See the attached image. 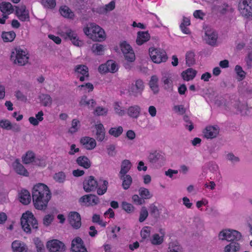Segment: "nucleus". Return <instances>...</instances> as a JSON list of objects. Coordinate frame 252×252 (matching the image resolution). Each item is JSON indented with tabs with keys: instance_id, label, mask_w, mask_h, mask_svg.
Here are the masks:
<instances>
[{
	"instance_id": "10",
	"label": "nucleus",
	"mask_w": 252,
	"mask_h": 252,
	"mask_svg": "<svg viewBox=\"0 0 252 252\" xmlns=\"http://www.w3.org/2000/svg\"><path fill=\"white\" fill-rule=\"evenodd\" d=\"M239 8L243 16L252 17V0H242L239 3Z\"/></svg>"
},
{
	"instance_id": "54",
	"label": "nucleus",
	"mask_w": 252,
	"mask_h": 252,
	"mask_svg": "<svg viewBox=\"0 0 252 252\" xmlns=\"http://www.w3.org/2000/svg\"><path fill=\"white\" fill-rule=\"evenodd\" d=\"M34 242L36 248L37 252H44V245L39 238H35Z\"/></svg>"
},
{
	"instance_id": "41",
	"label": "nucleus",
	"mask_w": 252,
	"mask_h": 252,
	"mask_svg": "<svg viewBox=\"0 0 252 252\" xmlns=\"http://www.w3.org/2000/svg\"><path fill=\"white\" fill-rule=\"evenodd\" d=\"M195 53L192 51H189L186 54V62L187 66L190 67L195 63Z\"/></svg>"
},
{
	"instance_id": "44",
	"label": "nucleus",
	"mask_w": 252,
	"mask_h": 252,
	"mask_svg": "<svg viewBox=\"0 0 252 252\" xmlns=\"http://www.w3.org/2000/svg\"><path fill=\"white\" fill-rule=\"evenodd\" d=\"M101 182L103 183L102 186H98V187L97 189V193L99 195H103L106 192L108 186L107 181L100 179L99 182L100 183Z\"/></svg>"
},
{
	"instance_id": "11",
	"label": "nucleus",
	"mask_w": 252,
	"mask_h": 252,
	"mask_svg": "<svg viewBox=\"0 0 252 252\" xmlns=\"http://www.w3.org/2000/svg\"><path fill=\"white\" fill-rule=\"evenodd\" d=\"M46 246L51 252H63L65 250L64 244L57 239L49 241L47 243Z\"/></svg>"
},
{
	"instance_id": "37",
	"label": "nucleus",
	"mask_w": 252,
	"mask_h": 252,
	"mask_svg": "<svg viewBox=\"0 0 252 252\" xmlns=\"http://www.w3.org/2000/svg\"><path fill=\"white\" fill-rule=\"evenodd\" d=\"M132 166L131 163L128 159H125L122 161L121 170L119 175H126Z\"/></svg>"
},
{
	"instance_id": "13",
	"label": "nucleus",
	"mask_w": 252,
	"mask_h": 252,
	"mask_svg": "<svg viewBox=\"0 0 252 252\" xmlns=\"http://www.w3.org/2000/svg\"><path fill=\"white\" fill-rule=\"evenodd\" d=\"M98 186V183L93 176L85 179L83 182V188L87 192L95 190Z\"/></svg>"
},
{
	"instance_id": "15",
	"label": "nucleus",
	"mask_w": 252,
	"mask_h": 252,
	"mask_svg": "<svg viewBox=\"0 0 252 252\" xmlns=\"http://www.w3.org/2000/svg\"><path fill=\"white\" fill-rule=\"evenodd\" d=\"M80 203L87 204V206L97 205L99 202V198L94 194H87L82 196L79 200Z\"/></svg>"
},
{
	"instance_id": "25",
	"label": "nucleus",
	"mask_w": 252,
	"mask_h": 252,
	"mask_svg": "<svg viewBox=\"0 0 252 252\" xmlns=\"http://www.w3.org/2000/svg\"><path fill=\"white\" fill-rule=\"evenodd\" d=\"M86 248L84 243L82 239L79 237H77L72 240L71 245V250L72 252H77L79 249Z\"/></svg>"
},
{
	"instance_id": "43",
	"label": "nucleus",
	"mask_w": 252,
	"mask_h": 252,
	"mask_svg": "<svg viewBox=\"0 0 252 252\" xmlns=\"http://www.w3.org/2000/svg\"><path fill=\"white\" fill-rule=\"evenodd\" d=\"M35 159V155L32 151H28L23 156L22 161L25 164L33 162Z\"/></svg>"
},
{
	"instance_id": "60",
	"label": "nucleus",
	"mask_w": 252,
	"mask_h": 252,
	"mask_svg": "<svg viewBox=\"0 0 252 252\" xmlns=\"http://www.w3.org/2000/svg\"><path fill=\"white\" fill-rule=\"evenodd\" d=\"M235 70L238 76L240 78V80L244 79L246 76L245 72L243 70L242 67L239 65L235 66Z\"/></svg>"
},
{
	"instance_id": "52",
	"label": "nucleus",
	"mask_w": 252,
	"mask_h": 252,
	"mask_svg": "<svg viewBox=\"0 0 252 252\" xmlns=\"http://www.w3.org/2000/svg\"><path fill=\"white\" fill-rule=\"evenodd\" d=\"M183 120L185 122V126L188 129L189 131H191L193 129L194 126L189 118L187 115H185L183 117Z\"/></svg>"
},
{
	"instance_id": "59",
	"label": "nucleus",
	"mask_w": 252,
	"mask_h": 252,
	"mask_svg": "<svg viewBox=\"0 0 252 252\" xmlns=\"http://www.w3.org/2000/svg\"><path fill=\"white\" fill-rule=\"evenodd\" d=\"M163 241L162 237L159 236L158 234H155L153 236V239L151 240V243L154 245H160Z\"/></svg>"
},
{
	"instance_id": "39",
	"label": "nucleus",
	"mask_w": 252,
	"mask_h": 252,
	"mask_svg": "<svg viewBox=\"0 0 252 252\" xmlns=\"http://www.w3.org/2000/svg\"><path fill=\"white\" fill-rule=\"evenodd\" d=\"M217 94L212 89H206L204 91L203 97L209 102H213L214 99L216 98Z\"/></svg>"
},
{
	"instance_id": "45",
	"label": "nucleus",
	"mask_w": 252,
	"mask_h": 252,
	"mask_svg": "<svg viewBox=\"0 0 252 252\" xmlns=\"http://www.w3.org/2000/svg\"><path fill=\"white\" fill-rule=\"evenodd\" d=\"M168 252H183L182 247L177 242L169 243Z\"/></svg>"
},
{
	"instance_id": "27",
	"label": "nucleus",
	"mask_w": 252,
	"mask_h": 252,
	"mask_svg": "<svg viewBox=\"0 0 252 252\" xmlns=\"http://www.w3.org/2000/svg\"><path fill=\"white\" fill-rule=\"evenodd\" d=\"M141 108L137 105L130 106L127 111V115L131 118L137 119L140 115Z\"/></svg>"
},
{
	"instance_id": "17",
	"label": "nucleus",
	"mask_w": 252,
	"mask_h": 252,
	"mask_svg": "<svg viewBox=\"0 0 252 252\" xmlns=\"http://www.w3.org/2000/svg\"><path fill=\"white\" fill-rule=\"evenodd\" d=\"M16 8L15 14L19 19L22 21H28L30 20L28 11L26 10L25 5H22L20 7L15 6Z\"/></svg>"
},
{
	"instance_id": "36",
	"label": "nucleus",
	"mask_w": 252,
	"mask_h": 252,
	"mask_svg": "<svg viewBox=\"0 0 252 252\" xmlns=\"http://www.w3.org/2000/svg\"><path fill=\"white\" fill-rule=\"evenodd\" d=\"M158 78L156 75L152 76L149 85L154 94H157L159 92L158 86Z\"/></svg>"
},
{
	"instance_id": "55",
	"label": "nucleus",
	"mask_w": 252,
	"mask_h": 252,
	"mask_svg": "<svg viewBox=\"0 0 252 252\" xmlns=\"http://www.w3.org/2000/svg\"><path fill=\"white\" fill-rule=\"evenodd\" d=\"M80 123L79 120L76 119H74L72 121L71 127L69 129V132L71 133H74L78 131L79 126H78V125Z\"/></svg>"
},
{
	"instance_id": "19",
	"label": "nucleus",
	"mask_w": 252,
	"mask_h": 252,
	"mask_svg": "<svg viewBox=\"0 0 252 252\" xmlns=\"http://www.w3.org/2000/svg\"><path fill=\"white\" fill-rule=\"evenodd\" d=\"M207 167L210 172V173H207L210 179H214L215 177H220V173L219 170V167L216 163L209 162L207 164Z\"/></svg>"
},
{
	"instance_id": "21",
	"label": "nucleus",
	"mask_w": 252,
	"mask_h": 252,
	"mask_svg": "<svg viewBox=\"0 0 252 252\" xmlns=\"http://www.w3.org/2000/svg\"><path fill=\"white\" fill-rule=\"evenodd\" d=\"M161 81L164 84V89L166 90L172 89L173 81L172 79V75L168 72L162 73V77Z\"/></svg>"
},
{
	"instance_id": "8",
	"label": "nucleus",
	"mask_w": 252,
	"mask_h": 252,
	"mask_svg": "<svg viewBox=\"0 0 252 252\" xmlns=\"http://www.w3.org/2000/svg\"><path fill=\"white\" fill-rule=\"evenodd\" d=\"M92 26L91 39L94 41H101L105 38V32L99 26L94 23L90 24Z\"/></svg>"
},
{
	"instance_id": "58",
	"label": "nucleus",
	"mask_w": 252,
	"mask_h": 252,
	"mask_svg": "<svg viewBox=\"0 0 252 252\" xmlns=\"http://www.w3.org/2000/svg\"><path fill=\"white\" fill-rule=\"evenodd\" d=\"M42 5L47 8H53L56 6L55 0H41Z\"/></svg>"
},
{
	"instance_id": "34",
	"label": "nucleus",
	"mask_w": 252,
	"mask_h": 252,
	"mask_svg": "<svg viewBox=\"0 0 252 252\" xmlns=\"http://www.w3.org/2000/svg\"><path fill=\"white\" fill-rule=\"evenodd\" d=\"M61 14L64 18L72 19L74 17L73 12L67 6H62L60 8Z\"/></svg>"
},
{
	"instance_id": "4",
	"label": "nucleus",
	"mask_w": 252,
	"mask_h": 252,
	"mask_svg": "<svg viewBox=\"0 0 252 252\" xmlns=\"http://www.w3.org/2000/svg\"><path fill=\"white\" fill-rule=\"evenodd\" d=\"M148 160L153 166L158 168L164 165L166 158L164 153L160 151H155L149 154Z\"/></svg>"
},
{
	"instance_id": "23",
	"label": "nucleus",
	"mask_w": 252,
	"mask_h": 252,
	"mask_svg": "<svg viewBox=\"0 0 252 252\" xmlns=\"http://www.w3.org/2000/svg\"><path fill=\"white\" fill-rule=\"evenodd\" d=\"M197 71L192 68H189L181 73V77L184 81H189L193 80L196 76Z\"/></svg>"
},
{
	"instance_id": "35",
	"label": "nucleus",
	"mask_w": 252,
	"mask_h": 252,
	"mask_svg": "<svg viewBox=\"0 0 252 252\" xmlns=\"http://www.w3.org/2000/svg\"><path fill=\"white\" fill-rule=\"evenodd\" d=\"M75 73L77 74H81L82 75H85L88 79L89 77V69L88 67L83 64H79L75 66L74 68Z\"/></svg>"
},
{
	"instance_id": "63",
	"label": "nucleus",
	"mask_w": 252,
	"mask_h": 252,
	"mask_svg": "<svg viewBox=\"0 0 252 252\" xmlns=\"http://www.w3.org/2000/svg\"><path fill=\"white\" fill-rule=\"evenodd\" d=\"M114 107L116 113H117L119 116H122L125 114V111L124 109H121L119 102H115Z\"/></svg>"
},
{
	"instance_id": "16",
	"label": "nucleus",
	"mask_w": 252,
	"mask_h": 252,
	"mask_svg": "<svg viewBox=\"0 0 252 252\" xmlns=\"http://www.w3.org/2000/svg\"><path fill=\"white\" fill-rule=\"evenodd\" d=\"M68 221L70 225L75 229L79 228L81 225L80 215L76 212H72L69 214Z\"/></svg>"
},
{
	"instance_id": "6",
	"label": "nucleus",
	"mask_w": 252,
	"mask_h": 252,
	"mask_svg": "<svg viewBox=\"0 0 252 252\" xmlns=\"http://www.w3.org/2000/svg\"><path fill=\"white\" fill-rule=\"evenodd\" d=\"M149 52L152 60L155 63H160L161 62H165L167 60L166 53L162 49L150 48Z\"/></svg>"
},
{
	"instance_id": "48",
	"label": "nucleus",
	"mask_w": 252,
	"mask_h": 252,
	"mask_svg": "<svg viewBox=\"0 0 252 252\" xmlns=\"http://www.w3.org/2000/svg\"><path fill=\"white\" fill-rule=\"evenodd\" d=\"M123 132L122 126H119L118 127H112L109 130V133L115 137H119Z\"/></svg>"
},
{
	"instance_id": "57",
	"label": "nucleus",
	"mask_w": 252,
	"mask_h": 252,
	"mask_svg": "<svg viewBox=\"0 0 252 252\" xmlns=\"http://www.w3.org/2000/svg\"><path fill=\"white\" fill-rule=\"evenodd\" d=\"M108 112L107 108L98 106L97 107L94 111V114L96 116H105L106 115Z\"/></svg>"
},
{
	"instance_id": "28",
	"label": "nucleus",
	"mask_w": 252,
	"mask_h": 252,
	"mask_svg": "<svg viewBox=\"0 0 252 252\" xmlns=\"http://www.w3.org/2000/svg\"><path fill=\"white\" fill-rule=\"evenodd\" d=\"M95 127L96 129V139L98 141H102L105 137V128L102 124L95 125Z\"/></svg>"
},
{
	"instance_id": "56",
	"label": "nucleus",
	"mask_w": 252,
	"mask_h": 252,
	"mask_svg": "<svg viewBox=\"0 0 252 252\" xmlns=\"http://www.w3.org/2000/svg\"><path fill=\"white\" fill-rule=\"evenodd\" d=\"M122 207L123 209L126 211L127 213H131L134 211V207L133 205L125 201L122 202Z\"/></svg>"
},
{
	"instance_id": "51",
	"label": "nucleus",
	"mask_w": 252,
	"mask_h": 252,
	"mask_svg": "<svg viewBox=\"0 0 252 252\" xmlns=\"http://www.w3.org/2000/svg\"><path fill=\"white\" fill-rule=\"evenodd\" d=\"M66 176L63 172H59L55 174L54 176V180L60 183H63L65 180Z\"/></svg>"
},
{
	"instance_id": "14",
	"label": "nucleus",
	"mask_w": 252,
	"mask_h": 252,
	"mask_svg": "<svg viewBox=\"0 0 252 252\" xmlns=\"http://www.w3.org/2000/svg\"><path fill=\"white\" fill-rule=\"evenodd\" d=\"M62 36L65 39H68L71 40L73 44L76 46L81 47L84 44L82 41L79 40L77 34L71 30L63 33Z\"/></svg>"
},
{
	"instance_id": "40",
	"label": "nucleus",
	"mask_w": 252,
	"mask_h": 252,
	"mask_svg": "<svg viewBox=\"0 0 252 252\" xmlns=\"http://www.w3.org/2000/svg\"><path fill=\"white\" fill-rule=\"evenodd\" d=\"M240 249V244L236 242H231L229 244L226 245L224 251V252H236Z\"/></svg>"
},
{
	"instance_id": "2",
	"label": "nucleus",
	"mask_w": 252,
	"mask_h": 252,
	"mask_svg": "<svg viewBox=\"0 0 252 252\" xmlns=\"http://www.w3.org/2000/svg\"><path fill=\"white\" fill-rule=\"evenodd\" d=\"M21 224L24 231L27 233H31L32 231L36 232L38 229V222L33 214L27 211L23 213L21 218Z\"/></svg>"
},
{
	"instance_id": "1",
	"label": "nucleus",
	"mask_w": 252,
	"mask_h": 252,
	"mask_svg": "<svg viewBox=\"0 0 252 252\" xmlns=\"http://www.w3.org/2000/svg\"><path fill=\"white\" fill-rule=\"evenodd\" d=\"M51 197V191L45 184L38 183L33 186L32 198L34 206L36 209L45 210Z\"/></svg>"
},
{
	"instance_id": "3",
	"label": "nucleus",
	"mask_w": 252,
	"mask_h": 252,
	"mask_svg": "<svg viewBox=\"0 0 252 252\" xmlns=\"http://www.w3.org/2000/svg\"><path fill=\"white\" fill-rule=\"evenodd\" d=\"M29 56L27 50L21 48H15L11 52L10 60L13 64L24 66L28 63Z\"/></svg>"
},
{
	"instance_id": "62",
	"label": "nucleus",
	"mask_w": 252,
	"mask_h": 252,
	"mask_svg": "<svg viewBox=\"0 0 252 252\" xmlns=\"http://www.w3.org/2000/svg\"><path fill=\"white\" fill-rule=\"evenodd\" d=\"M54 220V216L51 214H48L43 218V224L46 226H49Z\"/></svg>"
},
{
	"instance_id": "64",
	"label": "nucleus",
	"mask_w": 252,
	"mask_h": 252,
	"mask_svg": "<svg viewBox=\"0 0 252 252\" xmlns=\"http://www.w3.org/2000/svg\"><path fill=\"white\" fill-rule=\"evenodd\" d=\"M11 126V122L6 119L1 120L0 121V127L6 130H9L10 126Z\"/></svg>"
},
{
	"instance_id": "20",
	"label": "nucleus",
	"mask_w": 252,
	"mask_h": 252,
	"mask_svg": "<svg viewBox=\"0 0 252 252\" xmlns=\"http://www.w3.org/2000/svg\"><path fill=\"white\" fill-rule=\"evenodd\" d=\"M80 142L85 148L89 150L94 149L96 145L95 139L90 137H83L81 138Z\"/></svg>"
},
{
	"instance_id": "30",
	"label": "nucleus",
	"mask_w": 252,
	"mask_h": 252,
	"mask_svg": "<svg viewBox=\"0 0 252 252\" xmlns=\"http://www.w3.org/2000/svg\"><path fill=\"white\" fill-rule=\"evenodd\" d=\"M38 98L41 104L45 107L50 106L52 104V98L48 94H40Z\"/></svg>"
},
{
	"instance_id": "7",
	"label": "nucleus",
	"mask_w": 252,
	"mask_h": 252,
	"mask_svg": "<svg viewBox=\"0 0 252 252\" xmlns=\"http://www.w3.org/2000/svg\"><path fill=\"white\" fill-rule=\"evenodd\" d=\"M121 50L124 54L125 59L129 62L135 61V56L134 51L130 45L124 41L120 45Z\"/></svg>"
},
{
	"instance_id": "9",
	"label": "nucleus",
	"mask_w": 252,
	"mask_h": 252,
	"mask_svg": "<svg viewBox=\"0 0 252 252\" xmlns=\"http://www.w3.org/2000/svg\"><path fill=\"white\" fill-rule=\"evenodd\" d=\"M144 89V82L141 79H138L135 84H132L128 93L130 95L137 97L141 95Z\"/></svg>"
},
{
	"instance_id": "47",
	"label": "nucleus",
	"mask_w": 252,
	"mask_h": 252,
	"mask_svg": "<svg viewBox=\"0 0 252 252\" xmlns=\"http://www.w3.org/2000/svg\"><path fill=\"white\" fill-rule=\"evenodd\" d=\"M139 193L140 196L142 197L144 200L150 199L153 196L147 189L143 187L139 189Z\"/></svg>"
},
{
	"instance_id": "50",
	"label": "nucleus",
	"mask_w": 252,
	"mask_h": 252,
	"mask_svg": "<svg viewBox=\"0 0 252 252\" xmlns=\"http://www.w3.org/2000/svg\"><path fill=\"white\" fill-rule=\"evenodd\" d=\"M109 72L111 73H115L117 71L118 67L116 63L113 60H109L106 62Z\"/></svg>"
},
{
	"instance_id": "24",
	"label": "nucleus",
	"mask_w": 252,
	"mask_h": 252,
	"mask_svg": "<svg viewBox=\"0 0 252 252\" xmlns=\"http://www.w3.org/2000/svg\"><path fill=\"white\" fill-rule=\"evenodd\" d=\"M136 43L138 45H141L150 39V35L148 31H139L137 32Z\"/></svg>"
},
{
	"instance_id": "18",
	"label": "nucleus",
	"mask_w": 252,
	"mask_h": 252,
	"mask_svg": "<svg viewBox=\"0 0 252 252\" xmlns=\"http://www.w3.org/2000/svg\"><path fill=\"white\" fill-rule=\"evenodd\" d=\"M220 128L217 126H208L203 131L204 137L207 139H213L219 134Z\"/></svg>"
},
{
	"instance_id": "46",
	"label": "nucleus",
	"mask_w": 252,
	"mask_h": 252,
	"mask_svg": "<svg viewBox=\"0 0 252 252\" xmlns=\"http://www.w3.org/2000/svg\"><path fill=\"white\" fill-rule=\"evenodd\" d=\"M149 210L151 215L156 220L159 218L160 213L158 207L155 204H151L149 206Z\"/></svg>"
},
{
	"instance_id": "29",
	"label": "nucleus",
	"mask_w": 252,
	"mask_h": 252,
	"mask_svg": "<svg viewBox=\"0 0 252 252\" xmlns=\"http://www.w3.org/2000/svg\"><path fill=\"white\" fill-rule=\"evenodd\" d=\"M20 201L24 205H28L31 200L30 192L26 189L22 190L19 195Z\"/></svg>"
},
{
	"instance_id": "32",
	"label": "nucleus",
	"mask_w": 252,
	"mask_h": 252,
	"mask_svg": "<svg viewBox=\"0 0 252 252\" xmlns=\"http://www.w3.org/2000/svg\"><path fill=\"white\" fill-rule=\"evenodd\" d=\"M76 163L85 169L89 168L91 166V162L86 156H80L76 159Z\"/></svg>"
},
{
	"instance_id": "5",
	"label": "nucleus",
	"mask_w": 252,
	"mask_h": 252,
	"mask_svg": "<svg viewBox=\"0 0 252 252\" xmlns=\"http://www.w3.org/2000/svg\"><path fill=\"white\" fill-rule=\"evenodd\" d=\"M218 237L220 240H226L231 243L240 240L242 235L240 232L235 230L224 229L220 232Z\"/></svg>"
},
{
	"instance_id": "49",
	"label": "nucleus",
	"mask_w": 252,
	"mask_h": 252,
	"mask_svg": "<svg viewBox=\"0 0 252 252\" xmlns=\"http://www.w3.org/2000/svg\"><path fill=\"white\" fill-rule=\"evenodd\" d=\"M92 49L93 52L95 54L97 55H101L103 54L104 46L102 45L96 43L93 45Z\"/></svg>"
},
{
	"instance_id": "53",
	"label": "nucleus",
	"mask_w": 252,
	"mask_h": 252,
	"mask_svg": "<svg viewBox=\"0 0 252 252\" xmlns=\"http://www.w3.org/2000/svg\"><path fill=\"white\" fill-rule=\"evenodd\" d=\"M148 216V212L145 206H143L140 212L139 221L140 222H143Z\"/></svg>"
},
{
	"instance_id": "22",
	"label": "nucleus",
	"mask_w": 252,
	"mask_h": 252,
	"mask_svg": "<svg viewBox=\"0 0 252 252\" xmlns=\"http://www.w3.org/2000/svg\"><path fill=\"white\" fill-rule=\"evenodd\" d=\"M15 172L20 175L28 177L29 173L24 166L20 162L18 159H16L13 164Z\"/></svg>"
},
{
	"instance_id": "33",
	"label": "nucleus",
	"mask_w": 252,
	"mask_h": 252,
	"mask_svg": "<svg viewBox=\"0 0 252 252\" xmlns=\"http://www.w3.org/2000/svg\"><path fill=\"white\" fill-rule=\"evenodd\" d=\"M119 177L123 181L122 185L123 188L125 190L128 189L132 182L131 177L128 174L119 175Z\"/></svg>"
},
{
	"instance_id": "42",
	"label": "nucleus",
	"mask_w": 252,
	"mask_h": 252,
	"mask_svg": "<svg viewBox=\"0 0 252 252\" xmlns=\"http://www.w3.org/2000/svg\"><path fill=\"white\" fill-rule=\"evenodd\" d=\"M16 37V33L13 31L3 32L1 34V37L4 42H11L14 40Z\"/></svg>"
},
{
	"instance_id": "26",
	"label": "nucleus",
	"mask_w": 252,
	"mask_h": 252,
	"mask_svg": "<svg viewBox=\"0 0 252 252\" xmlns=\"http://www.w3.org/2000/svg\"><path fill=\"white\" fill-rule=\"evenodd\" d=\"M0 10L2 14L9 15L12 13L14 11V7L9 2L2 1L0 3Z\"/></svg>"
},
{
	"instance_id": "38",
	"label": "nucleus",
	"mask_w": 252,
	"mask_h": 252,
	"mask_svg": "<svg viewBox=\"0 0 252 252\" xmlns=\"http://www.w3.org/2000/svg\"><path fill=\"white\" fill-rule=\"evenodd\" d=\"M190 25V19L188 17L184 16L182 23L180 25V28L182 32L185 34H189L190 33L189 30L187 27Z\"/></svg>"
},
{
	"instance_id": "12",
	"label": "nucleus",
	"mask_w": 252,
	"mask_h": 252,
	"mask_svg": "<svg viewBox=\"0 0 252 252\" xmlns=\"http://www.w3.org/2000/svg\"><path fill=\"white\" fill-rule=\"evenodd\" d=\"M218 36L217 32L215 30L209 28L205 31L204 39L207 44L215 46L216 45Z\"/></svg>"
},
{
	"instance_id": "31",
	"label": "nucleus",
	"mask_w": 252,
	"mask_h": 252,
	"mask_svg": "<svg viewBox=\"0 0 252 252\" xmlns=\"http://www.w3.org/2000/svg\"><path fill=\"white\" fill-rule=\"evenodd\" d=\"M11 246L14 252H27L28 249L25 244L18 241H14Z\"/></svg>"
},
{
	"instance_id": "61",
	"label": "nucleus",
	"mask_w": 252,
	"mask_h": 252,
	"mask_svg": "<svg viewBox=\"0 0 252 252\" xmlns=\"http://www.w3.org/2000/svg\"><path fill=\"white\" fill-rule=\"evenodd\" d=\"M215 105L218 107L222 106L225 103V99L221 96H219L218 94L216 99H214L213 102Z\"/></svg>"
}]
</instances>
